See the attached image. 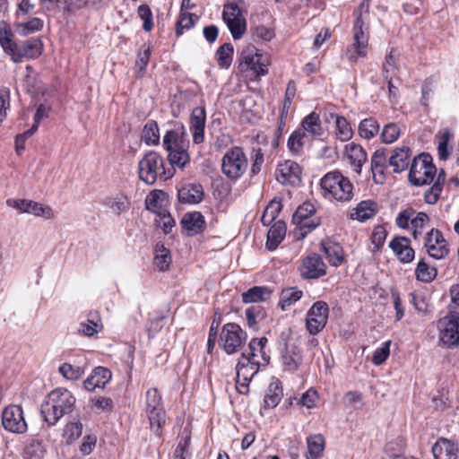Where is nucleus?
<instances>
[{"mask_svg": "<svg viewBox=\"0 0 459 459\" xmlns=\"http://www.w3.org/2000/svg\"><path fill=\"white\" fill-rule=\"evenodd\" d=\"M104 205L108 207L115 214H121L129 210L130 201L123 194H117L113 196L107 197L104 202Z\"/></svg>", "mask_w": 459, "mask_h": 459, "instance_id": "ea45409f", "label": "nucleus"}, {"mask_svg": "<svg viewBox=\"0 0 459 459\" xmlns=\"http://www.w3.org/2000/svg\"><path fill=\"white\" fill-rule=\"evenodd\" d=\"M175 174V169L167 168L163 157L150 151L138 162L139 179L147 185H153L157 180L166 181Z\"/></svg>", "mask_w": 459, "mask_h": 459, "instance_id": "7ed1b4c3", "label": "nucleus"}, {"mask_svg": "<svg viewBox=\"0 0 459 459\" xmlns=\"http://www.w3.org/2000/svg\"><path fill=\"white\" fill-rule=\"evenodd\" d=\"M385 150H377L371 157V170L376 183H381L385 178Z\"/></svg>", "mask_w": 459, "mask_h": 459, "instance_id": "72a5a7b5", "label": "nucleus"}, {"mask_svg": "<svg viewBox=\"0 0 459 459\" xmlns=\"http://www.w3.org/2000/svg\"><path fill=\"white\" fill-rule=\"evenodd\" d=\"M206 122V112L204 107H196L192 110L190 116L189 129L192 134L193 143L200 144L204 140V128Z\"/></svg>", "mask_w": 459, "mask_h": 459, "instance_id": "6ab92c4d", "label": "nucleus"}, {"mask_svg": "<svg viewBox=\"0 0 459 459\" xmlns=\"http://www.w3.org/2000/svg\"><path fill=\"white\" fill-rule=\"evenodd\" d=\"M267 342L266 337L251 339L248 349L243 351L241 356H246L250 360L255 359V361L260 362L262 367H265L270 361V356L264 351Z\"/></svg>", "mask_w": 459, "mask_h": 459, "instance_id": "aec40b11", "label": "nucleus"}, {"mask_svg": "<svg viewBox=\"0 0 459 459\" xmlns=\"http://www.w3.org/2000/svg\"><path fill=\"white\" fill-rule=\"evenodd\" d=\"M151 56L150 46L143 45L142 49L138 52L135 60V67L137 69L138 75L142 76L146 70Z\"/></svg>", "mask_w": 459, "mask_h": 459, "instance_id": "69168bd1", "label": "nucleus"}, {"mask_svg": "<svg viewBox=\"0 0 459 459\" xmlns=\"http://www.w3.org/2000/svg\"><path fill=\"white\" fill-rule=\"evenodd\" d=\"M204 223V217L199 212H187L181 220L182 227L187 231L195 233L203 229Z\"/></svg>", "mask_w": 459, "mask_h": 459, "instance_id": "a19ab883", "label": "nucleus"}, {"mask_svg": "<svg viewBox=\"0 0 459 459\" xmlns=\"http://www.w3.org/2000/svg\"><path fill=\"white\" fill-rule=\"evenodd\" d=\"M307 135L301 129L295 130L289 137L287 146L293 155H300L305 145Z\"/></svg>", "mask_w": 459, "mask_h": 459, "instance_id": "8fccbe9b", "label": "nucleus"}, {"mask_svg": "<svg viewBox=\"0 0 459 459\" xmlns=\"http://www.w3.org/2000/svg\"><path fill=\"white\" fill-rule=\"evenodd\" d=\"M283 396L281 383L278 380H273L266 390L264 397V406L266 409L276 407Z\"/></svg>", "mask_w": 459, "mask_h": 459, "instance_id": "473e14b6", "label": "nucleus"}, {"mask_svg": "<svg viewBox=\"0 0 459 459\" xmlns=\"http://www.w3.org/2000/svg\"><path fill=\"white\" fill-rule=\"evenodd\" d=\"M400 134L401 130L397 124L388 123L384 126L380 138L385 143H393L398 139Z\"/></svg>", "mask_w": 459, "mask_h": 459, "instance_id": "0e129e2a", "label": "nucleus"}, {"mask_svg": "<svg viewBox=\"0 0 459 459\" xmlns=\"http://www.w3.org/2000/svg\"><path fill=\"white\" fill-rule=\"evenodd\" d=\"M302 131L309 133L313 136H321L324 133L319 115L316 112H311L302 120Z\"/></svg>", "mask_w": 459, "mask_h": 459, "instance_id": "79ce46f5", "label": "nucleus"}, {"mask_svg": "<svg viewBox=\"0 0 459 459\" xmlns=\"http://www.w3.org/2000/svg\"><path fill=\"white\" fill-rule=\"evenodd\" d=\"M377 211V204L370 200L361 201L354 212L351 214L352 219L359 221H366L367 220L375 216Z\"/></svg>", "mask_w": 459, "mask_h": 459, "instance_id": "4c0bfd02", "label": "nucleus"}, {"mask_svg": "<svg viewBox=\"0 0 459 459\" xmlns=\"http://www.w3.org/2000/svg\"><path fill=\"white\" fill-rule=\"evenodd\" d=\"M303 296V292L297 288H288L282 290L280 295L279 307L281 310H286L291 305L299 301Z\"/></svg>", "mask_w": 459, "mask_h": 459, "instance_id": "49530a36", "label": "nucleus"}, {"mask_svg": "<svg viewBox=\"0 0 459 459\" xmlns=\"http://www.w3.org/2000/svg\"><path fill=\"white\" fill-rule=\"evenodd\" d=\"M142 139L146 145H158L160 143V129L154 120H149L143 126Z\"/></svg>", "mask_w": 459, "mask_h": 459, "instance_id": "c03bdc74", "label": "nucleus"}, {"mask_svg": "<svg viewBox=\"0 0 459 459\" xmlns=\"http://www.w3.org/2000/svg\"><path fill=\"white\" fill-rule=\"evenodd\" d=\"M307 459H317L322 456L325 449V437L321 434L310 435L307 437Z\"/></svg>", "mask_w": 459, "mask_h": 459, "instance_id": "58836bf2", "label": "nucleus"}, {"mask_svg": "<svg viewBox=\"0 0 459 459\" xmlns=\"http://www.w3.org/2000/svg\"><path fill=\"white\" fill-rule=\"evenodd\" d=\"M343 405L351 411L362 409L364 405L363 395L358 391H349L343 396Z\"/></svg>", "mask_w": 459, "mask_h": 459, "instance_id": "680f3d73", "label": "nucleus"}, {"mask_svg": "<svg viewBox=\"0 0 459 459\" xmlns=\"http://www.w3.org/2000/svg\"><path fill=\"white\" fill-rule=\"evenodd\" d=\"M411 156V153L409 147L395 148L388 160L389 165L393 167L394 172L400 173L405 170L409 166Z\"/></svg>", "mask_w": 459, "mask_h": 459, "instance_id": "cd10ccee", "label": "nucleus"}, {"mask_svg": "<svg viewBox=\"0 0 459 459\" xmlns=\"http://www.w3.org/2000/svg\"><path fill=\"white\" fill-rule=\"evenodd\" d=\"M245 314L247 325L254 330L259 328L258 320H262L265 316L263 307L259 304H255L247 307Z\"/></svg>", "mask_w": 459, "mask_h": 459, "instance_id": "864d4df0", "label": "nucleus"}, {"mask_svg": "<svg viewBox=\"0 0 459 459\" xmlns=\"http://www.w3.org/2000/svg\"><path fill=\"white\" fill-rule=\"evenodd\" d=\"M169 152L168 159L169 162V166L167 168H173L175 166L178 168H184L187 163H189V154L186 151V148H181L174 151H167Z\"/></svg>", "mask_w": 459, "mask_h": 459, "instance_id": "4d7b16f0", "label": "nucleus"}, {"mask_svg": "<svg viewBox=\"0 0 459 459\" xmlns=\"http://www.w3.org/2000/svg\"><path fill=\"white\" fill-rule=\"evenodd\" d=\"M329 317V306L323 300L316 301L306 314V329L316 335L325 327Z\"/></svg>", "mask_w": 459, "mask_h": 459, "instance_id": "f8f14e48", "label": "nucleus"}, {"mask_svg": "<svg viewBox=\"0 0 459 459\" xmlns=\"http://www.w3.org/2000/svg\"><path fill=\"white\" fill-rule=\"evenodd\" d=\"M247 333L237 324L228 323L221 333L222 348L227 354H235L240 351L247 341Z\"/></svg>", "mask_w": 459, "mask_h": 459, "instance_id": "9b49d317", "label": "nucleus"}, {"mask_svg": "<svg viewBox=\"0 0 459 459\" xmlns=\"http://www.w3.org/2000/svg\"><path fill=\"white\" fill-rule=\"evenodd\" d=\"M166 203V194L162 190H152L145 198L146 209L154 213L165 210Z\"/></svg>", "mask_w": 459, "mask_h": 459, "instance_id": "e433bc0d", "label": "nucleus"}, {"mask_svg": "<svg viewBox=\"0 0 459 459\" xmlns=\"http://www.w3.org/2000/svg\"><path fill=\"white\" fill-rule=\"evenodd\" d=\"M286 234V225L282 221H277L274 222L268 233L266 247L270 250H274L280 243L283 240Z\"/></svg>", "mask_w": 459, "mask_h": 459, "instance_id": "f704fd0d", "label": "nucleus"}, {"mask_svg": "<svg viewBox=\"0 0 459 459\" xmlns=\"http://www.w3.org/2000/svg\"><path fill=\"white\" fill-rule=\"evenodd\" d=\"M440 342L446 348L459 346V316L451 315L439 321Z\"/></svg>", "mask_w": 459, "mask_h": 459, "instance_id": "dca6fc26", "label": "nucleus"}, {"mask_svg": "<svg viewBox=\"0 0 459 459\" xmlns=\"http://www.w3.org/2000/svg\"><path fill=\"white\" fill-rule=\"evenodd\" d=\"M144 411L149 420L151 430L157 436H160L162 427L166 422V411L161 395L155 387L146 391Z\"/></svg>", "mask_w": 459, "mask_h": 459, "instance_id": "423d86ee", "label": "nucleus"}, {"mask_svg": "<svg viewBox=\"0 0 459 459\" xmlns=\"http://www.w3.org/2000/svg\"><path fill=\"white\" fill-rule=\"evenodd\" d=\"M42 41L39 39H31L18 44L17 51L13 53V62L20 63L24 59L36 58L41 55Z\"/></svg>", "mask_w": 459, "mask_h": 459, "instance_id": "4be33fe9", "label": "nucleus"}, {"mask_svg": "<svg viewBox=\"0 0 459 459\" xmlns=\"http://www.w3.org/2000/svg\"><path fill=\"white\" fill-rule=\"evenodd\" d=\"M261 366L260 362L255 361V359H251L250 360L247 359L246 356H241L236 367V378L251 381L259 371Z\"/></svg>", "mask_w": 459, "mask_h": 459, "instance_id": "bb28decb", "label": "nucleus"}, {"mask_svg": "<svg viewBox=\"0 0 459 459\" xmlns=\"http://www.w3.org/2000/svg\"><path fill=\"white\" fill-rule=\"evenodd\" d=\"M316 208L310 202H305L298 207L292 216L293 223H302V220H307L310 217H315Z\"/></svg>", "mask_w": 459, "mask_h": 459, "instance_id": "e2e57ef3", "label": "nucleus"}, {"mask_svg": "<svg viewBox=\"0 0 459 459\" xmlns=\"http://www.w3.org/2000/svg\"><path fill=\"white\" fill-rule=\"evenodd\" d=\"M282 209V204L280 199H273L265 207L261 218V221L264 226L270 225L279 215Z\"/></svg>", "mask_w": 459, "mask_h": 459, "instance_id": "3c124183", "label": "nucleus"}, {"mask_svg": "<svg viewBox=\"0 0 459 459\" xmlns=\"http://www.w3.org/2000/svg\"><path fill=\"white\" fill-rule=\"evenodd\" d=\"M244 1L227 3L223 7L222 19L232 38L240 39L247 31V21L243 11Z\"/></svg>", "mask_w": 459, "mask_h": 459, "instance_id": "6e6552de", "label": "nucleus"}, {"mask_svg": "<svg viewBox=\"0 0 459 459\" xmlns=\"http://www.w3.org/2000/svg\"><path fill=\"white\" fill-rule=\"evenodd\" d=\"M253 39L256 42H269L274 36V29L272 26L258 24L251 29Z\"/></svg>", "mask_w": 459, "mask_h": 459, "instance_id": "5fc2aeb1", "label": "nucleus"}, {"mask_svg": "<svg viewBox=\"0 0 459 459\" xmlns=\"http://www.w3.org/2000/svg\"><path fill=\"white\" fill-rule=\"evenodd\" d=\"M186 137V133L185 126L180 125L166 132L163 136V147L166 151H178V149L181 148H187L188 142Z\"/></svg>", "mask_w": 459, "mask_h": 459, "instance_id": "5701e85b", "label": "nucleus"}, {"mask_svg": "<svg viewBox=\"0 0 459 459\" xmlns=\"http://www.w3.org/2000/svg\"><path fill=\"white\" fill-rule=\"evenodd\" d=\"M383 76L385 79L394 77L399 71L398 57L394 54V50L391 49L386 55L385 63L383 64Z\"/></svg>", "mask_w": 459, "mask_h": 459, "instance_id": "052dcab7", "label": "nucleus"}, {"mask_svg": "<svg viewBox=\"0 0 459 459\" xmlns=\"http://www.w3.org/2000/svg\"><path fill=\"white\" fill-rule=\"evenodd\" d=\"M346 156L357 174H360L363 164L367 160V153L364 149L353 143L346 145Z\"/></svg>", "mask_w": 459, "mask_h": 459, "instance_id": "7c9ffc66", "label": "nucleus"}, {"mask_svg": "<svg viewBox=\"0 0 459 459\" xmlns=\"http://www.w3.org/2000/svg\"><path fill=\"white\" fill-rule=\"evenodd\" d=\"M2 425L8 432L25 433L28 429V424L22 406L16 404L6 406L2 412Z\"/></svg>", "mask_w": 459, "mask_h": 459, "instance_id": "ddd939ff", "label": "nucleus"}, {"mask_svg": "<svg viewBox=\"0 0 459 459\" xmlns=\"http://www.w3.org/2000/svg\"><path fill=\"white\" fill-rule=\"evenodd\" d=\"M271 290L265 287L255 286L242 293L244 303H255L265 301L271 296Z\"/></svg>", "mask_w": 459, "mask_h": 459, "instance_id": "37998d69", "label": "nucleus"}, {"mask_svg": "<svg viewBox=\"0 0 459 459\" xmlns=\"http://www.w3.org/2000/svg\"><path fill=\"white\" fill-rule=\"evenodd\" d=\"M156 215L155 222L158 227L161 228L165 233H169L175 226V221L170 213L165 209L156 213Z\"/></svg>", "mask_w": 459, "mask_h": 459, "instance_id": "774afa93", "label": "nucleus"}, {"mask_svg": "<svg viewBox=\"0 0 459 459\" xmlns=\"http://www.w3.org/2000/svg\"><path fill=\"white\" fill-rule=\"evenodd\" d=\"M356 16L353 25L354 44L347 48L346 56L350 61H356L359 56H365L368 44V27L365 22L368 15L361 11H354Z\"/></svg>", "mask_w": 459, "mask_h": 459, "instance_id": "0eeeda50", "label": "nucleus"}, {"mask_svg": "<svg viewBox=\"0 0 459 459\" xmlns=\"http://www.w3.org/2000/svg\"><path fill=\"white\" fill-rule=\"evenodd\" d=\"M197 21V16L181 10L179 18L177 22L176 35L178 37L181 36L185 30H188L193 28Z\"/></svg>", "mask_w": 459, "mask_h": 459, "instance_id": "13d9d810", "label": "nucleus"}, {"mask_svg": "<svg viewBox=\"0 0 459 459\" xmlns=\"http://www.w3.org/2000/svg\"><path fill=\"white\" fill-rule=\"evenodd\" d=\"M75 402V397L67 389H55L41 405V415L49 426H54L63 416L74 411Z\"/></svg>", "mask_w": 459, "mask_h": 459, "instance_id": "f03ea898", "label": "nucleus"}, {"mask_svg": "<svg viewBox=\"0 0 459 459\" xmlns=\"http://www.w3.org/2000/svg\"><path fill=\"white\" fill-rule=\"evenodd\" d=\"M389 247L403 264L412 262L415 251L411 246V240L406 237H395L389 242Z\"/></svg>", "mask_w": 459, "mask_h": 459, "instance_id": "412c9836", "label": "nucleus"}, {"mask_svg": "<svg viewBox=\"0 0 459 459\" xmlns=\"http://www.w3.org/2000/svg\"><path fill=\"white\" fill-rule=\"evenodd\" d=\"M358 131L362 138L370 140L378 134L379 124L373 117L365 118L360 121Z\"/></svg>", "mask_w": 459, "mask_h": 459, "instance_id": "09e8293b", "label": "nucleus"}, {"mask_svg": "<svg viewBox=\"0 0 459 459\" xmlns=\"http://www.w3.org/2000/svg\"><path fill=\"white\" fill-rule=\"evenodd\" d=\"M111 371L104 367H97L92 374L83 381V386L88 391H93L96 388H104L110 381Z\"/></svg>", "mask_w": 459, "mask_h": 459, "instance_id": "393cba45", "label": "nucleus"}, {"mask_svg": "<svg viewBox=\"0 0 459 459\" xmlns=\"http://www.w3.org/2000/svg\"><path fill=\"white\" fill-rule=\"evenodd\" d=\"M424 248L428 255L436 260L443 259L449 254L447 242L442 232L437 229H431L426 234Z\"/></svg>", "mask_w": 459, "mask_h": 459, "instance_id": "2eb2a0df", "label": "nucleus"}, {"mask_svg": "<svg viewBox=\"0 0 459 459\" xmlns=\"http://www.w3.org/2000/svg\"><path fill=\"white\" fill-rule=\"evenodd\" d=\"M204 189L200 184H186L178 189V197L181 204H196L204 199Z\"/></svg>", "mask_w": 459, "mask_h": 459, "instance_id": "b1692460", "label": "nucleus"}, {"mask_svg": "<svg viewBox=\"0 0 459 459\" xmlns=\"http://www.w3.org/2000/svg\"><path fill=\"white\" fill-rule=\"evenodd\" d=\"M453 138V134L449 129H445L440 133L438 136V144H437V152L439 160H447L451 148L448 143L450 140Z\"/></svg>", "mask_w": 459, "mask_h": 459, "instance_id": "bf43d9fd", "label": "nucleus"}, {"mask_svg": "<svg viewBox=\"0 0 459 459\" xmlns=\"http://www.w3.org/2000/svg\"><path fill=\"white\" fill-rule=\"evenodd\" d=\"M269 58L255 46L244 48L238 58V71L249 78H259L268 73Z\"/></svg>", "mask_w": 459, "mask_h": 459, "instance_id": "39448f33", "label": "nucleus"}, {"mask_svg": "<svg viewBox=\"0 0 459 459\" xmlns=\"http://www.w3.org/2000/svg\"><path fill=\"white\" fill-rule=\"evenodd\" d=\"M44 22L42 19L33 17L27 22H19L16 24V32L21 36H28L30 34L39 31L43 29Z\"/></svg>", "mask_w": 459, "mask_h": 459, "instance_id": "de8ad7c7", "label": "nucleus"}, {"mask_svg": "<svg viewBox=\"0 0 459 459\" xmlns=\"http://www.w3.org/2000/svg\"><path fill=\"white\" fill-rule=\"evenodd\" d=\"M321 247L332 266L338 267L342 264L344 260V251L340 244L326 240L321 243Z\"/></svg>", "mask_w": 459, "mask_h": 459, "instance_id": "c756f323", "label": "nucleus"}, {"mask_svg": "<svg viewBox=\"0 0 459 459\" xmlns=\"http://www.w3.org/2000/svg\"><path fill=\"white\" fill-rule=\"evenodd\" d=\"M171 263L170 252L162 244L155 247L154 264L160 271H166Z\"/></svg>", "mask_w": 459, "mask_h": 459, "instance_id": "6e6d98bb", "label": "nucleus"}, {"mask_svg": "<svg viewBox=\"0 0 459 459\" xmlns=\"http://www.w3.org/2000/svg\"><path fill=\"white\" fill-rule=\"evenodd\" d=\"M430 219L424 212H415L412 208L401 211L396 219L397 227L403 230H411L414 239H418L423 233Z\"/></svg>", "mask_w": 459, "mask_h": 459, "instance_id": "9d476101", "label": "nucleus"}, {"mask_svg": "<svg viewBox=\"0 0 459 459\" xmlns=\"http://www.w3.org/2000/svg\"><path fill=\"white\" fill-rule=\"evenodd\" d=\"M432 454L435 459H456L458 446L449 439L440 438L432 446Z\"/></svg>", "mask_w": 459, "mask_h": 459, "instance_id": "a878e982", "label": "nucleus"}, {"mask_svg": "<svg viewBox=\"0 0 459 459\" xmlns=\"http://www.w3.org/2000/svg\"><path fill=\"white\" fill-rule=\"evenodd\" d=\"M215 56L221 68H229L233 59V46L230 43H224L217 49Z\"/></svg>", "mask_w": 459, "mask_h": 459, "instance_id": "603ef678", "label": "nucleus"}, {"mask_svg": "<svg viewBox=\"0 0 459 459\" xmlns=\"http://www.w3.org/2000/svg\"><path fill=\"white\" fill-rule=\"evenodd\" d=\"M276 179L281 185L299 186L301 182V168L293 160H284L276 169Z\"/></svg>", "mask_w": 459, "mask_h": 459, "instance_id": "f3484780", "label": "nucleus"}, {"mask_svg": "<svg viewBox=\"0 0 459 459\" xmlns=\"http://www.w3.org/2000/svg\"><path fill=\"white\" fill-rule=\"evenodd\" d=\"M102 329L103 325L99 313L91 311L86 321L79 324L78 333L83 336L92 337Z\"/></svg>", "mask_w": 459, "mask_h": 459, "instance_id": "c85d7f7f", "label": "nucleus"}, {"mask_svg": "<svg viewBox=\"0 0 459 459\" xmlns=\"http://www.w3.org/2000/svg\"><path fill=\"white\" fill-rule=\"evenodd\" d=\"M331 117L335 119L336 137L342 142L349 141L353 134V131L348 120L342 116L331 114Z\"/></svg>", "mask_w": 459, "mask_h": 459, "instance_id": "a18cd8bd", "label": "nucleus"}, {"mask_svg": "<svg viewBox=\"0 0 459 459\" xmlns=\"http://www.w3.org/2000/svg\"><path fill=\"white\" fill-rule=\"evenodd\" d=\"M299 271L303 279L316 280L326 274L327 267L319 255L312 253L301 260Z\"/></svg>", "mask_w": 459, "mask_h": 459, "instance_id": "4468645a", "label": "nucleus"}, {"mask_svg": "<svg viewBox=\"0 0 459 459\" xmlns=\"http://www.w3.org/2000/svg\"><path fill=\"white\" fill-rule=\"evenodd\" d=\"M8 206L20 210L22 212L30 213L35 216H41L46 219L54 217V212L49 206H44L37 202L27 199H8Z\"/></svg>", "mask_w": 459, "mask_h": 459, "instance_id": "a211bd4d", "label": "nucleus"}, {"mask_svg": "<svg viewBox=\"0 0 459 459\" xmlns=\"http://www.w3.org/2000/svg\"><path fill=\"white\" fill-rule=\"evenodd\" d=\"M414 274L417 281L424 283H429L436 279L437 275V269L423 257L419 260Z\"/></svg>", "mask_w": 459, "mask_h": 459, "instance_id": "2f4dec72", "label": "nucleus"}, {"mask_svg": "<svg viewBox=\"0 0 459 459\" xmlns=\"http://www.w3.org/2000/svg\"><path fill=\"white\" fill-rule=\"evenodd\" d=\"M60 374L68 380H77L83 375V369L81 367L74 366L69 363H63L59 367Z\"/></svg>", "mask_w": 459, "mask_h": 459, "instance_id": "338daca9", "label": "nucleus"}, {"mask_svg": "<svg viewBox=\"0 0 459 459\" xmlns=\"http://www.w3.org/2000/svg\"><path fill=\"white\" fill-rule=\"evenodd\" d=\"M247 159L242 148L234 146L229 149L221 159V171L232 181L240 178L247 171Z\"/></svg>", "mask_w": 459, "mask_h": 459, "instance_id": "1a4fd4ad", "label": "nucleus"}, {"mask_svg": "<svg viewBox=\"0 0 459 459\" xmlns=\"http://www.w3.org/2000/svg\"><path fill=\"white\" fill-rule=\"evenodd\" d=\"M409 180L416 186L431 185L424 193V201L428 204H435L443 191L446 174L442 169L437 175V168L433 164L431 156L421 153L412 160Z\"/></svg>", "mask_w": 459, "mask_h": 459, "instance_id": "f257e3e1", "label": "nucleus"}, {"mask_svg": "<svg viewBox=\"0 0 459 459\" xmlns=\"http://www.w3.org/2000/svg\"><path fill=\"white\" fill-rule=\"evenodd\" d=\"M320 186L326 198L339 202H349L353 198L352 183L338 170L326 173L321 178Z\"/></svg>", "mask_w": 459, "mask_h": 459, "instance_id": "20e7f679", "label": "nucleus"}, {"mask_svg": "<svg viewBox=\"0 0 459 459\" xmlns=\"http://www.w3.org/2000/svg\"><path fill=\"white\" fill-rule=\"evenodd\" d=\"M23 87L26 91L32 96H37L44 92V84L39 79L37 74L33 71L30 65L26 66Z\"/></svg>", "mask_w": 459, "mask_h": 459, "instance_id": "c9c22d12", "label": "nucleus"}]
</instances>
